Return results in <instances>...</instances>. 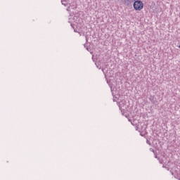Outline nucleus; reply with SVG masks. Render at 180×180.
Segmentation results:
<instances>
[{
  "mask_svg": "<svg viewBox=\"0 0 180 180\" xmlns=\"http://www.w3.org/2000/svg\"><path fill=\"white\" fill-rule=\"evenodd\" d=\"M143 8H144V4H143V1L139 0L134 1V9H135V11H141Z\"/></svg>",
  "mask_w": 180,
  "mask_h": 180,
  "instance_id": "1",
  "label": "nucleus"
},
{
  "mask_svg": "<svg viewBox=\"0 0 180 180\" xmlns=\"http://www.w3.org/2000/svg\"><path fill=\"white\" fill-rule=\"evenodd\" d=\"M119 108H120V110H121L122 113H123V112H124V110L126 109H127V108H129V106H127V105H126V101H121L119 103Z\"/></svg>",
  "mask_w": 180,
  "mask_h": 180,
  "instance_id": "2",
  "label": "nucleus"
},
{
  "mask_svg": "<svg viewBox=\"0 0 180 180\" xmlns=\"http://www.w3.org/2000/svg\"><path fill=\"white\" fill-rule=\"evenodd\" d=\"M121 1L122 2H123L124 5H127V6L131 5V2H133V0H121Z\"/></svg>",
  "mask_w": 180,
  "mask_h": 180,
  "instance_id": "3",
  "label": "nucleus"
},
{
  "mask_svg": "<svg viewBox=\"0 0 180 180\" xmlns=\"http://www.w3.org/2000/svg\"><path fill=\"white\" fill-rule=\"evenodd\" d=\"M149 101H150L152 103H155L157 102V98L154 97V96H150Z\"/></svg>",
  "mask_w": 180,
  "mask_h": 180,
  "instance_id": "4",
  "label": "nucleus"
},
{
  "mask_svg": "<svg viewBox=\"0 0 180 180\" xmlns=\"http://www.w3.org/2000/svg\"><path fill=\"white\" fill-rule=\"evenodd\" d=\"M133 126H134V121L131 122Z\"/></svg>",
  "mask_w": 180,
  "mask_h": 180,
  "instance_id": "5",
  "label": "nucleus"
},
{
  "mask_svg": "<svg viewBox=\"0 0 180 180\" xmlns=\"http://www.w3.org/2000/svg\"><path fill=\"white\" fill-rule=\"evenodd\" d=\"M160 164H162V161L161 160H159Z\"/></svg>",
  "mask_w": 180,
  "mask_h": 180,
  "instance_id": "6",
  "label": "nucleus"
},
{
  "mask_svg": "<svg viewBox=\"0 0 180 180\" xmlns=\"http://www.w3.org/2000/svg\"><path fill=\"white\" fill-rule=\"evenodd\" d=\"M62 4L64 5L65 6H66L65 4H64V3H63Z\"/></svg>",
  "mask_w": 180,
  "mask_h": 180,
  "instance_id": "7",
  "label": "nucleus"
},
{
  "mask_svg": "<svg viewBox=\"0 0 180 180\" xmlns=\"http://www.w3.org/2000/svg\"><path fill=\"white\" fill-rule=\"evenodd\" d=\"M150 150H152V151H153V153H154V150H153V149H150Z\"/></svg>",
  "mask_w": 180,
  "mask_h": 180,
  "instance_id": "8",
  "label": "nucleus"
},
{
  "mask_svg": "<svg viewBox=\"0 0 180 180\" xmlns=\"http://www.w3.org/2000/svg\"><path fill=\"white\" fill-rule=\"evenodd\" d=\"M179 49H180V44L178 46Z\"/></svg>",
  "mask_w": 180,
  "mask_h": 180,
  "instance_id": "9",
  "label": "nucleus"
}]
</instances>
